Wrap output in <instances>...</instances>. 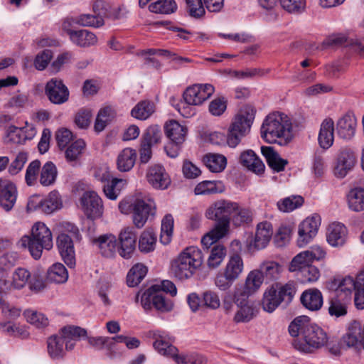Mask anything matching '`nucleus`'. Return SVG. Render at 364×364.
I'll use <instances>...</instances> for the list:
<instances>
[{"label":"nucleus","mask_w":364,"mask_h":364,"mask_svg":"<svg viewBox=\"0 0 364 364\" xmlns=\"http://www.w3.org/2000/svg\"><path fill=\"white\" fill-rule=\"evenodd\" d=\"M289 332L293 337L300 338L293 342L296 349L304 353H311L326 344V333L317 325L311 323L309 318L301 316L295 318L289 326Z\"/></svg>","instance_id":"1"},{"label":"nucleus","mask_w":364,"mask_h":364,"mask_svg":"<svg viewBox=\"0 0 364 364\" xmlns=\"http://www.w3.org/2000/svg\"><path fill=\"white\" fill-rule=\"evenodd\" d=\"M261 135L269 143L278 142L281 145L286 144L294 136L291 122L283 113H272L262 123Z\"/></svg>","instance_id":"2"},{"label":"nucleus","mask_w":364,"mask_h":364,"mask_svg":"<svg viewBox=\"0 0 364 364\" xmlns=\"http://www.w3.org/2000/svg\"><path fill=\"white\" fill-rule=\"evenodd\" d=\"M22 247L28 249L32 257L38 259L43 251L50 250L53 246V236L50 229L41 222L36 223L30 235H24L20 240Z\"/></svg>","instance_id":"3"},{"label":"nucleus","mask_w":364,"mask_h":364,"mask_svg":"<svg viewBox=\"0 0 364 364\" xmlns=\"http://www.w3.org/2000/svg\"><path fill=\"white\" fill-rule=\"evenodd\" d=\"M203 253L194 246L184 249L171 263V272L180 280L191 278L201 267Z\"/></svg>","instance_id":"4"},{"label":"nucleus","mask_w":364,"mask_h":364,"mask_svg":"<svg viewBox=\"0 0 364 364\" xmlns=\"http://www.w3.org/2000/svg\"><path fill=\"white\" fill-rule=\"evenodd\" d=\"M215 92L214 87L210 84H195L188 87L183 94V101L172 105L184 117L188 118L194 115L195 110L191 106H198L209 99Z\"/></svg>","instance_id":"5"},{"label":"nucleus","mask_w":364,"mask_h":364,"mask_svg":"<svg viewBox=\"0 0 364 364\" xmlns=\"http://www.w3.org/2000/svg\"><path fill=\"white\" fill-rule=\"evenodd\" d=\"M95 15L81 14L77 16H69L64 23H103L105 21L123 20L128 14L124 8L110 10L109 4L103 0H97L93 4Z\"/></svg>","instance_id":"6"},{"label":"nucleus","mask_w":364,"mask_h":364,"mask_svg":"<svg viewBox=\"0 0 364 364\" xmlns=\"http://www.w3.org/2000/svg\"><path fill=\"white\" fill-rule=\"evenodd\" d=\"M296 291L295 285L291 282L272 284L264 292L262 301L263 309L272 313L282 304L288 305L291 302Z\"/></svg>","instance_id":"7"},{"label":"nucleus","mask_w":364,"mask_h":364,"mask_svg":"<svg viewBox=\"0 0 364 364\" xmlns=\"http://www.w3.org/2000/svg\"><path fill=\"white\" fill-rule=\"evenodd\" d=\"M255 111L250 107H245L234 117L227 136V143L230 147L237 146L242 137L250 130L255 119Z\"/></svg>","instance_id":"8"},{"label":"nucleus","mask_w":364,"mask_h":364,"mask_svg":"<svg viewBox=\"0 0 364 364\" xmlns=\"http://www.w3.org/2000/svg\"><path fill=\"white\" fill-rule=\"evenodd\" d=\"M237 208V203L228 200H218L212 203L205 210V216L216 221L217 232L227 234L232 212Z\"/></svg>","instance_id":"9"},{"label":"nucleus","mask_w":364,"mask_h":364,"mask_svg":"<svg viewBox=\"0 0 364 364\" xmlns=\"http://www.w3.org/2000/svg\"><path fill=\"white\" fill-rule=\"evenodd\" d=\"M244 262L239 254L231 255L222 272L217 274L215 284L220 291L228 290L242 275Z\"/></svg>","instance_id":"10"},{"label":"nucleus","mask_w":364,"mask_h":364,"mask_svg":"<svg viewBox=\"0 0 364 364\" xmlns=\"http://www.w3.org/2000/svg\"><path fill=\"white\" fill-rule=\"evenodd\" d=\"M79 200L82 210L88 218L95 220L102 217L104 211L103 203L96 192L85 191Z\"/></svg>","instance_id":"11"},{"label":"nucleus","mask_w":364,"mask_h":364,"mask_svg":"<svg viewBox=\"0 0 364 364\" xmlns=\"http://www.w3.org/2000/svg\"><path fill=\"white\" fill-rule=\"evenodd\" d=\"M326 256L325 250L320 246H312L309 250L296 255L289 265L291 272H299L306 266H310L314 260H321Z\"/></svg>","instance_id":"12"},{"label":"nucleus","mask_w":364,"mask_h":364,"mask_svg":"<svg viewBox=\"0 0 364 364\" xmlns=\"http://www.w3.org/2000/svg\"><path fill=\"white\" fill-rule=\"evenodd\" d=\"M356 156L348 148H343L338 152L333 168L334 176L337 178H345L356 164Z\"/></svg>","instance_id":"13"},{"label":"nucleus","mask_w":364,"mask_h":364,"mask_svg":"<svg viewBox=\"0 0 364 364\" xmlns=\"http://www.w3.org/2000/svg\"><path fill=\"white\" fill-rule=\"evenodd\" d=\"M141 304L145 310H150L154 307L161 313L171 311L173 307L172 301L166 299L163 293L149 292V289L141 296Z\"/></svg>","instance_id":"14"},{"label":"nucleus","mask_w":364,"mask_h":364,"mask_svg":"<svg viewBox=\"0 0 364 364\" xmlns=\"http://www.w3.org/2000/svg\"><path fill=\"white\" fill-rule=\"evenodd\" d=\"M45 93L53 104L61 105L69 99V90L61 79L54 77L47 82Z\"/></svg>","instance_id":"15"},{"label":"nucleus","mask_w":364,"mask_h":364,"mask_svg":"<svg viewBox=\"0 0 364 364\" xmlns=\"http://www.w3.org/2000/svg\"><path fill=\"white\" fill-rule=\"evenodd\" d=\"M321 224V218L318 215L306 218L299 227V237L297 240L299 247L307 245L317 234Z\"/></svg>","instance_id":"16"},{"label":"nucleus","mask_w":364,"mask_h":364,"mask_svg":"<svg viewBox=\"0 0 364 364\" xmlns=\"http://www.w3.org/2000/svg\"><path fill=\"white\" fill-rule=\"evenodd\" d=\"M342 341L348 348L357 350H364V324L358 321L351 322Z\"/></svg>","instance_id":"17"},{"label":"nucleus","mask_w":364,"mask_h":364,"mask_svg":"<svg viewBox=\"0 0 364 364\" xmlns=\"http://www.w3.org/2000/svg\"><path fill=\"white\" fill-rule=\"evenodd\" d=\"M234 297L238 308L233 318L235 323H247L256 316L257 311L254 304L248 300V297L240 294H235Z\"/></svg>","instance_id":"18"},{"label":"nucleus","mask_w":364,"mask_h":364,"mask_svg":"<svg viewBox=\"0 0 364 364\" xmlns=\"http://www.w3.org/2000/svg\"><path fill=\"white\" fill-rule=\"evenodd\" d=\"M149 336L155 341L153 346L160 354L173 359L178 350L171 343L170 337L165 331L154 330L149 331Z\"/></svg>","instance_id":"19"},{"label":"nucleus","mask_w":364,"mask_h":364,"mask_svg":"<svg viewBox=\"0 0 364 364\" xmlns=\"http://www.w3.org/2000/svg\"><path fill=\"white\" fill-rule=\"evenodd\" d=\"M119 254L121 257L129 259L132 257L136 247V234L133 228H123L119 235Z\"/></svg>","instance_id":"20"},{"label":"nucleus","mask_w":364,"mask_h":364,"mask_svg":"<svg viewBox=\"0 0 364 364\" xmlns=\"http://www.w3.org/2000/svg\"><path fill=\"white\" fill-rule=\"evenodd\" d=\"M146 178L151 186L156 189H166L171 183V179L164 166L154 164L149 167Z\"/></svg>","instance_id":"21"},{"label":"nucleus","mask_w":364,"mask_h":364,"mask_svg":"<svg viewBox=\"0 0 364 364\" xmlns=\"http://www.w3.org/2000/svg\"><path fill=\"white\" fill-rule=\"evenodd\" d=\"M36 134L35 128L32 125L23 127H17L14 125L9 126L6 129V141L7 143L20 144L26 140L32 139Z\"/></svg>","instance_id":"22"},{"label":"nucleus","mask_w":364,"mask_h":364,"mask_svg":"<svg viewBox=\"0 0 364 364\" xmlns=\"http://www.w3.org/2000/svg\"><path fill=\"white\" fill-rule=\"evenodd\" d=\"M351 296L348 294H333L328 300V313L331 317L339 318L345 316L348 313V307Z\"/></svg>","instance_id":"23"},{"label":"nucleus","mask_w":364,"mask_h":364,"mask_svg":"<svg viewBox=\"0 0 364 364\" xmlns=\"http://www.w3.org/2000/svg\"><path fill=\"white\" fill-rule=\"evenodd\" d=\"M17 198V189L14 183L5 180H0V205L6 210H11Z\"/></svg>","instance_id":"24"},{"label":"nucleus","mask_w":364,"mask_h":364,"mask_svg":"<svg viewBox=\"0 0 364 364\" xmlns=\"http://www.w3.org/2000/svg\"><path fill=\"white\" fill-rule=\"evenodd\" d=\"M273 235L272 225L267 221L257 224L254 240L250 242V247L259 250L265 248L269 244Z\"/></svg>","instance_id":"25"},{"label":"nucleus","mask_w":364,"mask_h":364,"mask_svg":"<svg viewBox=\"0 0 364 364\" xmlns=\"http://www.w3.org/2000/svg\"><path fill=\"white\" fill-rule=\"evenodd\" d=\"M57 245L64 262L70 267L75 265V254L71 237L65 233L58 235Z\"/></svg>","instance_id":"26"},{"label":"nucleus","mask_w":364,"mask_h":364,"mask_svg":"<svg viewBox=\"0 0 364 364\" xmlns=\"http://www.w3.org/2000/svg\"><path fill=\"white\" fill-rule=\"evenodd\" d=\"M58 334L63 338L65 350L70 351L75 348L77 341L87 336V331L79 326H68L61 328Z\"/></svg>","instance_id":"27"},{"label":"nucleus","mask_w":364,"mask_h":364,"mask_svg":"<svg viewBox=\"0 0 364 364\" xmlns=\"http://www.w3.org/2000/svg\"><path fill=\"white\" fill-rule=\"evenodd\" d=\"M357 119L353 112H348L341 117L336 124L338 135L344 139H351L355 132Z\"/></svg>","instance_id":"28"},{"label":"nucleus","mask_w":364,"mask_h":364,"mask_svg":"<svg viewBox=\"0 0 364 364\" xmlns=\"http://www.w3.org/2000/svg\"><path fill=\"white\" fill-rule=\"evenodd\" d=\"M93 243L105 257H112L117 252H119V243L116 237L112 234L100 235L93 240Z\"/></svg>","instance_id":"29"},{"label":"nucleus","mask_w":364,"mask_h":364,"mask_svg":"<svg viewBox=\"0 0 364 364\" xmlns=\"http://www.w3.org/2000/svg\"><path fill=\"white\" fill-rule=\"evenodd\" d=\"M151 213V205L144 200L136 198L134 201L132 219L137 228H141L146 223Z\"/></svg>","instance_id":"30"},{"label":"nucleus","mask_w":364,"mask_h":364,"mask_svg":"<svg viewBox=\"0 0 364 364\" xmlns=\"http://www.w3.org/2000/svg\"><path fill=\"white\" fill-rule=\"evenodd\" d=\"M64 31L69 36L70 41L79 47H90L96 44L97 41L96 36L87 30L75 31L65 28Z\"/></svg>","instance_id":"31"},{"label":"nucleus","mask_w":364,"mask_h":364,"mask_svg":"<svg viewBox=\"0 0 364 364\" xmlns=\"http://www.w3.org/2000/svg\"><path fill=\"white\" fill-rule=\"evenodd\" d=\"M302 305L308 310L316 311L323 306V296L320 290L311 288L305 290L300 296Z\"/></svg>","instance_id":"32"},{"label":"nucleus","mask_w":364,"mask_h":364,"mask_svg":"<svg viewBox=\"0 0 364 364\" xmlns=\"http://www.w3.org/2000/svg\"><path fill=\"white\" fill-rule=\"evenodd\" d=\"M240 163L249 171L257 175L263 173L265 169V166L262 161L251 149L241 153Z\"/></svg>","instance_id":"33"},{"label":"nucleus","mask_w":364,"mask_h":364,"mask_svg":"<svg viewBox=\"0 0 364 364\" xmlns=\"http://www.w3.org/2000/svg\"><path fill=\"white\" fill-rule=\"evenodd\" d=\"M319 146L323 149H329L334 141V122L332 119H325L320 127L318 136Z\"/></svg>","instance_id":"34"},{"label":"nucleus","mask_w":364,"mask_h":364,"mask_svg":"<svg viewBox=\"0 0 364 364\" xmlns=\"http://www.w3.org/2000/svg\"><path fill=\"white\" fill-rule=\"evenodd\" d=\"M347 229L341 223L331 224L327 230V241L333 247H339L344 245L346 240Z\"/></svg>","instance_id":"35"},{"label":"nucleus","mask_w":364,"mask_h":364,"mask_svg":"<svg viewBox=\"0 0 364 364\" xmlns=\"http://www.w3.org/2000/svg\"><path fill=\"white\" fill-rule=\"evenodd\" d=\"M336 283L338 284V287L334 294H348L351 296V291L355 289L360 285H364V272L358 274L356 279L348 276L342 279H336Z\"/></svg>","instance_id":"36"},{"label":"nucleus","mask_w":364,"mask_h":364,"mask_svg":"<svg viewBox=\"0 0 364 364\" xmlns=\"http://www.w3.org/2000/svg\"><path fill=\"white\" fill-rule=\"evenodd\" d=\"M47 351L50 358L53 360H60L65 355V341L58 334L53 335L48 338Z\"/></svg>","instance_id":"37"},{"label":"nucleus","mask_w":364,"mask_h":364,"mask_svg":"<svg viewBox=\"0 0 364 364\" xmlns=\"http://www.w3.org/2000/svg\"><path fill=\"white\" fill-rule=\"evenodd\" d=\"M261 151L268 166L276 172L282 171L288 164L287 160L282 159L272 146H262Z\"/></svg>","instance_id":"38"},{"label":"nucleus","mask_w":364,"mask_h":364,"mask_svg":"<svg viewBox=\"0 0 364 364\" xmlns=\"http://www.w3.org/2000/svg\"><path fill=\"white\" fill-rule=\"evenodd\" d=\"M263 280L262 275L257 269L251 271L247 274L243 289L239 294L242 296H250L260 288Z\"/></svg>","instance_id":"39"},{"label":"nucleus","mask_w":364,"mask_h":364,"mask_svg":"<svg viewBox=\"0 0 364 364\" xmlns=\"http://www.w3.org/2000/svg\"><path fill=\"white\" fill-rule=\"evenodd\" d=\"M165 134L171 141L183 143L187 133L186 127L181 125L178 122L171 120L164 127Z\"/></svg>","instance_id":"40"},{"label":"nucleus","mask_w":364,"mask_h":364,"mask_svg":"<svg viewBox=\"0 0 364 364\" xmlns=\"http://www.w3.org/2000/svg\"><path fill=\"white\" fill-rule=\"evenodd\" d=\"M136 152L131 148L123 149L117 157V165L119 171L126 172L130 171L136 161Z\"/></svg>","instance_id":"41"},{"label":"nucleus","mask_w":364,"mask_h":364,"mask_svg":"<svg viewBox=\"0 0 364 364\" xmlns=\"http://www.w3.org/2000/svg\"><path fill=\"white\" fill-rule=\"evenodd\" d=\"M155 112V104L148 100L139 102L132 109L131 114L139 120H146Z\"/></svg>","instance_id":"42"},{"label":"nucleus","mask_w":364,"mask_h":364,"mask_svg":"<svg viewBox=\"0 0 364 364\" xmlns=\"http://www.w3.org/2000/svg\"><path fill=\"white\" fill-rule=\"evenodd\" d=\"M203 161L206 167L214 173L221 172L227 165L226 157L220 154H207L203 158Z\"/></svg>","instance_id":"43"},{"label":"nucleus","mask_w":364,"mask_h":364,"mask_svg":"<svg viewBox=\"0 0 364 364\" xmlns=\"http://www.w3.org/2000/svg\"><path fill=\"white\" fill-rule=\"evenodd\" d=\"M40 209L46 214H50L60 209L62 201L60 194L56 191H51L44 200H39Z\"/></svg>","instance_id":"44"},{"label":"nucleus","mask_w":364,"mask_h":364,"mask_svg":"<svg viewBox=\"0 0 364 364\" xmlns=\"http://www.w3.org/2000/svg\"><path fill=\"white\" fill-rule=\"evenodd\" d=\"M47 279L50 282L63 284L68 279V272L61 263H55L47 271Z\"/></svg>","instance_id":"45"},{"label":"nucleus","mask_w":364,"mask_h":364,"mask_svg":"<svg viewBox=\"0 0 364 364\" xmlns=\"http://www.w3.org/2000/svg\"><path fill=\"white\" fill-rule=\"evenodd\" d=\"M115 116V110L111 106L100 109L95 122V130L97 132H102Z\"/></svg>","instance_id":"46"},{"label":"nucleus","mask_w":364,"mask_h":364,"mask_svg":"<svg viewBox=\"0 0 364 364\" xmlns=\"http://www.w3.org/2000/svg\"><path fill=\"white\" fill-rule=\"evenodd\" d=\"M257 270L261 273L263 279L274 280L279 278L282 267L278 262L268 260L263 262Z\"/></svg>","instance_id":"47"},{"label":"nucleus","mask_w":364,"mask_h":364,"mask_svg":"<svg viewBox=\"0 0 364 364\" xmlns=\"http://www.w3.org/2000/svg\"><path fill=\"white\" fill-rule=\"evenodd\" d=\"M58 176L55 165L51 162H46L42 167L40 175V183L43 186H49L55 183Z\"/></svg>","instance_id":"48"},{"label":"nucleus","mask_w":364,"mask_h":364,"mask_svg":"<svg viewBox=\"0 0 364 364\" xmlns=\"http://www.w3.org/2000/svg\"><path fill=\"white\" fill-rule=\"evenodd\" d=\"M252 211L247 208L241 207L237 203V208L232 212L231 219L235 226H241L249 224L252 221Z\"/></svg>","instance_id":"49"},{"label":"nucleus","mask_w":364,"mask_h":364,"mask_svg":"<svg viewBox=\"0 0 364 364\" xmlns=\"http://www.w3.org/2000/svg\"><path fill=\"white\" fill-rule=\"evenodd\" d=\"M178 6L175 0H158L149 5V10L155 14H171L177 11Z\"/></svg>","instance_id":"50"},{"label":"nucleus","mask_w":364,"mask_h":364,"mask_svg":"<svg viewBox=\"0 0 364 364\" xmlns=\"http://www.w3.org/2000/svg\"><path fill=\"white\" fill-rule=\"evenodd\" d=\"M227 255L226 247L220 244L214 245L210 252L208 258V266L209 268L215 269L218 267Z\"/></svg>","instance_id":"51"},{"label":"nucleus","mask_w":364,"mask_h":364,"mask_svg":"<svg viewBox=\"0 0 364 364\" xmlns=\"http://www.w3.org/2000/svg\"><path fill=\"white\" fill-rule=\"evenodd\" d=\"M348 203L349 208L353 211H361L364 210V189L355 188L352 189L348 195Z\"/></svg>","instance_id":"52"},{"label":"nucleus","mask_w":364,"mask_h":364,"mask_svg":"<svg viewBox=\"0 0 364 364\" xmlns=\"http://www.w3.org/2000/svg\"><path fill=\"white\" fill-rule=\"evenodd\" d=\"M147 268L142 264H136L132 267L127 276V283L129 287H136L144 278Z\"/></svg>","instance_id":"53"},{"label":"nucleus","mask_w":364,"mask_h":364,"mask_svg":"<svg viewBox=\"0 0 364 364\" xmlns=\"http://www.w3.org/2000/svg\"><path fill=\"white\" fill-rule=\"evenodd\" d=\"M304 201L301 196H291L279 200L277 205L280 211L289 213L301 207Z\"/></svg>","instance_id":"54"},{"label":"nucleus","mask_w":364,"mask_h":364,"mask_svg":"<svg viewBox=\"0 0 364 364\" xmlns=\"http://www.w3.org/2000/svg\"><path fill=\"white\" fill-rule=\"evenodd\" d=\"M156 236L153 231L146 230L144 231L139 240V249L141 252L148 253L155 249Z\"/></svg>","instance_id":"55"},{"label":"nucleus","mask_w":364,"mask_h":364,"mask_svg":"<svg viewBox=\"0 0 364 364\" xmlns=\"http://www.w3.org/2000/svg\"><path fill=\"white\" fill-rule=\"evenodd\" d=\"M173 223V218L171 214L166 215L162 219L160 241L164 245H168L171 240Z\"/></svg>","instance_id":"56"},{"label":"nucleus","mask_w":364,"mask_h":364,"mask_svg":"<svg viewBox=\"0 0 364 364\" xmlns=\"http://www.w3.org/2000/svg\"><path fill=\"white\" fill-rule=\"evenodd\" d=\"M173 360L176 364H206L207 360L201 355L195 353H178L174 355Z\"/></svg>","instance_id":"57"},{"label":"nucleus","mask_w":364,"mask_h":364,"mask_svg":"<svg viewBox=\"0 0 364 364\" xmlns=\"http://www.w3.org/2000/svg\"><path fill=\"white\" fill-rule=\"evenodd\" d=\"M31 274L32 273L25 268H17L13 273L11 285L16 289L23 288L28 284Z\"/></svg>","instance_id":"58"},{"label":"nucleus","mask_w":364,"mask_h":364,"mask_svg":"<svg viewBox=\"0 0 364 364\" xmlns=\"http://www.w3.org/2000/svg\"><path fill=\"white\" fill-rule=\"evenodd\" d=\"M26 321L36 328H44L48 325V320L44 314L32 309L23 312Z\"/></svg>","instance_id":"59"},{"label":"nucleus","mask_w":364,"mask_h":364,"mask_svg":"<svg viewBox=\"0 0 364 364\" xmlns=\"http://www.w3.org/2000/svg\"><path fill=\"white\" fill-rule=\"evenodd\" d=\"M122 183L123 181L122 179L114 178L110 182L105 184L103 191L106 197L110 200H116L121 192Z\"/></svg>","instance_id":"60"},{"label":"nucleus","mask_w":364,"mask_h":364,"mask_svg":"<svg viewBox=\"0 0 364 364\" xmlns=\"http://www.w3.org/2000/svg\"><path fill=\"white\" fill-rule=\"evenodd\" d=\"M124 336L119 335L114 337H107L105 349L106 355L110 358L119 355L122 353L117 347L118 343H122Z\"/></svg>","instance_id":"61"},{"label":"nucleus","mask_w":364,"mask_h":364,"mask_svg":"<svg viewBox=\"0 0 364 364\" xmlns=\"http://www.w3.org/2000/svg\"><path fill=\"white\" fill-rule=\"evenodd\" d=\"M161 139V131L160 127L157 125H153L149 127L142 138V143L148 144L149 146H152L154 144H156L160 142Z\"/></svg>","instance_id":"62"},{"label":"nucleus","mask_w":364,"mask_h":364,"mask_svg":"<svg viewBox=\"0 0 364 364\" xmlns=\"http://www.w3.org/2000/svg\"><path fill=\"white\" fill-rule=\"evenodd\" d=\"M85 146V143L82 139L73 142L65 151V157L68 161H75L81 154Z\"/></svg>","instance_id":"63"},{"label":"nucleus","mask_w":364,"mask_h":364,"mask_svg":"<svg viewBox=\"0 0 364 364\" xmlns=\"http://www.w3.org/2000/svg\"><path fill=\"white\" fill-rule=\"evenodd\" d=\"M301 277L302 282H314L318 279L320 272L317 267L313 265L306 266L298 272V276Z\"/></svg>","instance_id":"64"}]
</instances>
